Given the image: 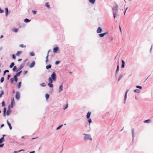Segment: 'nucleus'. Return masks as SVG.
<instances>
[{
  "label": "nucleus",
  "mask_w": 153,
  "mask_h": 153,
  "mask_svg": "<svg viewBox=\"0 0 153 153\" xmlns=\"http://www.w3.org/2000/svg\"><path fill=\"white\" fill-rule=\"evenodd\" d=\"M91 114V112L90 111H88L87 113L86 117L87 119H89Z\"/></svg>",
  "instance_id": "11"
},
{
  "label": "nucleus",
  "mask_w": 153,
  "mask_h": 153,
  "mask_svg": "<svg viewBox=\"0 0 153 153\" xmlns=\"http://www.w3.org/2000/svg\"><path fill=\"white\" fill-rule=\"evenodd\" d=\"M27 72V71H26L24 72V74H26Z\"/></svg>",
  "instance_id": "54"
},
{
  "label": "nucleus",
  "mask_w": 153,
  "mask_h": 153,
  "mask_svg": "<svg viewBox=\"0 0 153 153\" xmlns=\"http://www.w3.org/2000/svg\"><path fill=\"white\" fill-rule=\"evenodd\" d=\"M35 64V62L34 61L33 62L31 63V64L30 65V68H32L33 67Z\"/></svg>",
  "instance_id": "14"
},
{
  "label": "nucleus",
  "mask_w": 153,
  "mask_h": 153,
  "mask_svg": "<svg viewBox=\"0 0 153 153\" xmlns=\"http://www.w3.org/2000/svg\"><path fill=\"white\" fill-rule=\"evenodd\" d=\"M4 126V124H2V125H1V127H3Z\"/></svg>",
  "instance_id": "55"
},
{
  "label": "nucleus",
  "mask_w": 153,
  "mask_h": 153,
  "mask_svg": "<svg viewBox=\"0 0 153 153\" xmlns=\"http://www.w3.org/2000/svg\"><path fill=\"white\" fill-rule=\"evenodd\" d=\"M14 65V62H13L11 63L10 65V68H12Z\"/></svg>",
  "instance_id": "25"
},
{
  "label": "nucleus",
  "mask_w": 153,
  "mask_h": 153,
  "mask_svg": "<svg viewBox=\"0 0 153 153\" xmlns=\"http://www.w3.org/2000/svg\"><path fill=\"white\" fill-rule=\"evenodd\" d=\"M5 13H6V16H7L8 15V9L6 7L5 8Z\"/></svg>",
  "instance_id": "19"
},
{
  "label": "nucleus",
  "mask_w": 153,
  "mask_h": 153,
  "mask_svg": "<svg viewBox=\"0 0 153 153\" xmlns=\"http://www.w3.org/2000/svg\"><path fill=\"white\" fill-rule=\"evenodd\" d=\"M21 82H20L19 83V84H18V88H20L21 87Z\"/></svg>",
  "instance_id": "29"
},
{
  "label": "nucleus",
  "mask_w": 153,
  "mask_h": 153,
  "mask_svg": "<svg viewBox=\"0 0 153 153\" xmlns=\"http://www.w3.org/2000/svg\"><path fill=\"white\" fill-rule=\"evenodd\" d=\"M2 95H1V94H0V98H1V97H2Z\"/></svg>",
  "instance_id": "61"
},
{
  "label": "nucleus",
  "mask_w": 153,
  "mask_h": 153,
  "mask_svg": "<svg viewBox=\"0 0 153 153\" xmlns=\"http://www.w3.org/2000/svg\"><path fill=\"white\" fill-rule=\"evenodd\" d=\"M30 55L31 56H33L35 55V54L33 52H31L30 53Z\"/></svg>",
  "instance_id": "28"
},
{
  "label": "nucleus",
  "mask_w": 153,
  "mask_h": 153,
  "mask_svg": "<svg viewBox=\"0 0 153 153\" xmlns=\"http://www.w3.org/2000/svg\"><path fill=\"white\" fill-rule=\"evenodd\" d=\"M127 8L126 9V10H125V12H124V14H125V13H126V10H127Z\"/></svg>",
  "instance_id": "62"
},
{
  "label": "nucleus",
  "mask_w": 153,
  "mask_h": 153,
  "mask_svg": "<svg viewBox=\"0 0 153 153\" xmlns=\"http://www.w3.org/2000/svg\"><path fill=\"white\" fill-rule=\"evenodd\" d=\"M114 6H115L114 7H113L112 8V9L113 10V14L117 13L119 6L115 3H114Z\"/></svg>",
  "instance_id": "2"
},
{
  "label": "nucleus",
  "mask_w": 153,
  "mask_h": 153,
  "mask_svg": "<svg viewBox=\"0 0 153 153\" xmlns=\"http://www.w3.org/2000/svg\"><path fill=\"white\" fill-rule=\"evenodd\" d=\"M62 125H60V126H58V127L57 128H56V130H58L59 129H60L62 126Z\"/></svg>",
  "instance_id": "40"
},
{
  "label": "nucleus",
  "mask_w": 153,
  "mask_h": 153,
  "mask_svg": "<svg viewBox=\"0 0 153 153\" xmlns=\"http://www.w3.org/2000/svg\"><path fill=\"white\" fill-rule=\"evenodd\" d=\"M119 71V66L118 65L117 66V69L116 71V73H117V72H118Z\"/></svg>",
  "instance_id": "36"
},
{
  "label": "nucleus",
  "mask_w": 153,
  "mask_h": 153,
  "mask_svg": "<svg viewBox=\"0 0 153 153\" xmlns=\"http://www.w3.org/2000/svg\"><path fill=\"white\" fill-rule=\"evenodd\" d=\"M59 48L58 47L54 48L53 49V51L54 53H56L58 50Z\"/></svg>",
  "instance_id": "12"
},
{
  "label": "nucleus",
  "mask_w": 153,
  "mask_h": 153,
  "mask_svg": "<svg viewBox=\"0 0 153 153\" xmlns=\"http://www.w3.org/2000/svg\"><path fill=\"white\" fill-rule=\"evenodd\" d=\"M151 122V120H147L144 121V122L146 123H149Z\"/></svg>",
  "instance_id": "20"
},
{
  "label": "nucleus",
  "mask_w": 153,
  "mask_h": 153,
  "mask_svg": "<svg viewBox=\"0 0 153 153\" xmlns=\"http://www.w3.org/2000/svg\"><path fill=\"white\" fill-rule=\"evenodd\" d=\"M85 135V136L84 137V139L85 140H86L88 139H90L91 140H92V138L91 137L90 135H88L86 134H84Z\"/></svg>",
  "instance_id": "3"
},
{
  "label": "nucleus",
  "mask_w": 153,
  "mask_h": 153,
  "mask_svg": "<svg viewBox=\"0 0 153 153\" xmlns=\"http://www.w3.org/2000/svg\"><path fill=\"white\" fill-rule=\"evenodd\" d=\"M49 51L48 52L47 55L46 57V59H48V58L49 56Z\"/></svg>",
  "instance_id": "42"
},
{
  "label": "nucleus",
  "mask_w": 153,
  "mask_h": 153,
  "mask_svg": "<svg viewBox=\"0 0 153 153\" xmlns=\"http://www.w3.org/2000/svg\"><path fill=\"white\" fill-rule=\"evenodd\" d=\"M119 28H120V32H121V28L120 26H119Z\"/></svg>",
  "instance_id": "59"
},
{
  "label": "nucleus",
  "mask_w": 153,
  "mask_h": 153,
  "mask_svg": "<svg viewBox=\"0 0 153 153\" xmlns=\"http://www.w3.org/2000/svg\"><path fill=\"white\" fill-rule=\"evenodd\" d=\"M132 133H133V129L132 130Z\"/></svg>",
  "instance_id": "63"
},
{
  "label": "nucleus",
  "mask_w": 153,
  "mask_h": 153,
  "mask_svg": "<svg viewBox=\"0 0 153 153\" xmlns=\"http://www.w3.org/2000/svg\"><path fill=\"white\" fill-rule=\"evenodd\" d=\"M11 112V110L10 109V106H9V108L7 110L6 114L7 116H8L10 113Z\"/></svg>",
  "instance_id": "6"
},
{
  "label": "nucleus",
  "mask_w": 153,
  "mask_h": 153,
  "mask_svg": "<svg viewBox=\"0 0 153 153\" xmlns=\"http://www.w3.org/2000/svg\"><path fill=\"white\" fill-rule=\"evenodd\" d=\"M7 124L9 126V128L11 130L12 129V127L11 126V124L10 123L8 122V120L7 121Z\"/></svg>",
  "instance_id": "10"
},
{
  "label": "nucleus",
  "mask_w": 153,
  "mask_h": 153,
  "mask_svg": "<svg viewBox=\"0 0 153 153\" xmlns=\"http://www.w3.org/2000/svg\"><path fill=\"white\" fill-rule=\"evenodd\" d=\"M88 122L89 123H90L92 122L91 119H89L88 120Z\"/></svg>",
  "instance_id": "50"
},
{
  "label": "nucleus",
  "mask_w": 153,
  "mask_h": 153,
  "mask_svg": "<svg viewBox=\"0 0 153 153\" xmlns=\"http://www.w3.org/2000/svg\"><path fill=\"white\" fill-rule=\"evenodd\" d=\"M63 89V86L62 85H61L59 88V92H61Z\"/></svg>",
  "instance_id": "13"
},
{
  "label": "nucleus",
  "mask_w": 153,
  "mask_h": 153,
  "mask_svg": "<svg viewBox=\"0 0 153 153\" xmlns=\"http://www.w3.org/2000/svg\"><path fill=\"white\" fill-rule=\"evenodd\" d=\"M30 153H35V152H34V151H32V152H30Z\"/></svg>",
  "instance_id": "58"
},
{
  "label": "nucleus",
  "mask_w": 153,
  "mask_h": 153,
  "mask_svg": "<svg viewBox=\"0 0 153 153\" xmlns=\"http://www.w3.org/2000/svg\"><path fill=\"white\" fill-rule=\"evenodd\" d=\"M14 79H15V81L16 82H17L18 80V78H17V77H16V76H14Z\"/></svg>",
  "instance_id": "32"
},
{
  "label": "nucleus",
  "mask_w": 153,
  "mask_h": 153,
  "mask_svg": "<svg viewBox=\"0 0 153 153\" xmlns=\"http://www.w3.org/2000/svg\"><path fill=\"white\" fill-rule=\"evenodd\" d=\"M40 85L42 87H44L46 86V85L45 84V83H42Z\"/></svg>",
  "instance_id": "38"
},
{
  "label": "nucleus",
  "mask_w": 153,
  "mask_h": 153,
  "mask_svg": "<svg viewBox=\"0 0 153 153\" xmlns=\"http://www.w3.org/2000/svg\"><path fill=\"white\" fill-rule=\"evenodd\" d=\"M12 57L14 59H15L16 58V56L14 54L12 55Z\"/></svg>",
  "instance_id": "49"
},
{
  "label": "nucleus",
  "mask_w": 153,
  "mask_h": 153,
  "mask_svg": "<svg viewBox=\"0 0 153 153\" xmlns=\"http://www.w3.org/2000/svg\"><path fill=\"white\" fill-rule=\"evenodd\" d=\"M2 106H3V107H4V106H5V104L4 101H3L2 102Z\"/></svg>",
  "instance_id": "33"
},
{
  "label": "nucleus",
  "mask_w": 153,
  "mask_h": 153,
  "mask_svg": "<svg viewBox=\"0 0 153 153\" xmlns=\"http://www.w3.org/2000/svg\"><path fill=\"white\" fill-rule=\"evenodd\" d=\"M16 66H15L13 68V70L14 71H15L16 70Z\"/></svg>",
  "instance_id": "47"
},
{
  "label": "nucleus",
  "mask_w": 153,
  "mask_h": 153,
  "mask_svg": "<svg viewBox=\"0 0 153 153\" xmlns=\"http://www.w3.org/2000/svg\"><path fill=\"white\" fill-rule=\"evenodd\" d=\"M89 1L91 3L93 4L95 3V0H89Z\"/></svg>",
  "instance_id": "21"
},
{
  "label": "nucleus",
  "mask_w": 153,
  "mask_h": 153,
  "mask_svg": "<svg viewBox=\"0 0 153 153\" xmlns=\"http://www.w3.org/2000/svg\"><path fill=\"white\" fill-rule=\"evenodd\" d=\"M117 13H114V14H113V15H114V18H115L116 17V14H117Z\"/></svg>",
  "instance_id": "51"
},
{
  "label": "nucleus",
  "mask_w": 153,
  "mask_h": 153,
  "mask_svg": "<svg viewBox=\"0 0 153 153\" xmlns=\"http://www.w3.org/2000/svg\"><path fill=\"white\" fill-rule=\"evenodd\" d=\"M24 65H25V64H22L20 65V66L19 67V69L20 70L22 68L24 67Z\"/></svg>",
  "instance_id": "18"
},
{
  "label": "nucleus",
  "mask_w": 153,
  "mask_h": 153,
  "mask_svg": "<svg viewBox=\"0 0 153 153\" xmlns=\"http://www.w3.org/2000/svg\"><path fill=\"white\" fill-rule=\"evenodd\" d=\"M45 5L46 7H47L48 8H50L49 5V3L48 2H46L45 3Z\"/></svg>",
  "instance_id": "31"
},
{
  "label": "nucleus",
  "mask_w": 153,
  "mask_h": 153,
  "mask_svg": "<svg viewBox=\"0 0 153 153\" xmlns=\"http://www.w3.org/2000/svg\"><path fill=\"white\" fill-rule=\"evenodd\" d=\"M20 93L19 92H16V98L18 100H19L20 99Z\"/></svg>",
  "instance_id": "5"
},
{
  "label": "nucleus",
  "mask_w": 153,
  "mask_h": 153,
  "mask_svg": "<svg viewBox=\"0 0 153 153\" xmlns=\"http://www.w3.org/2000/svg\"><path fill=\"white\" fill-rule=\"evenodd\" d=\"M108 33L107 32H106L102 33H100L99 34V36L100 37H103L105 35L107 34Z\"/></svg>",
  "instance_id": "9"
},
{
  "label": "nucleus",
  "mask_w": 153,
  "mask_h": 153,
  "mask_svg": "<svg viewBox=\"0 0 153 153\" xmlns=\"http://www.w3.org/2000/svg\"><path fill=\"white\" fill-rule=\"evenodd\" d=\"M102 29L100 27H99L97 28V33H101L102 32Z\"/></svg>",
  "instance_id": "8"
},
{
  "label": "nucleus",
  "mask_w": 153,
  "mask_h": 153,
  "mask_svg": "<svg viewBox=\"0 0 153 153\" xmlns=\"http://www.w3.org/2000/svg\"><path fill=\"white\" fill-rule=\"evenodd\" d=\"M22 53V51H18L16 53V55L17 56H19Z\"/></svg>",
  "instance_id": "16"
},
{
  "label": "nucleus",
  "mask_w": 153,
  "mask_h": 153,
  "mask_svg": "<svg viewBox=\"0 0 153 153\" xmlns=\"http://www.w3.org/2000/svg\"><path fill=\"white\" fill-rule=\"evenodd\" d=\"M45 97L47 99H48L49 97V95L48 94H46L45 95Z\"/></svg>",
  "instance_id": "30"
},
{
  "label": "nucleus",
  "mask_w": 153,
  "mask_h": 153,
  "mask_svg": "<svg viewBox=\"0 0 153 153\" xmlns=\"http://www.w3.org/2000/svg\"><path fill=\"white\" fill-rule=\"evenodd\" d=\"M59 62H60L59 61H56L55 62V64L56 65H57V64H59Z\"/></svg>",
  "instance_id": "46"
},
{
  "label": "nucleus",
  "mask_w": 153,
  "mask_h": 153,
  "mask_svg": "<svg viewBox=\"0 0 153 153\" xmlns=\"http://www.w3.org/2000/svg\"><path fill=\"white\" fill-rule=\"evenodd\" d=\"M136 87L137 88H139L140 89H141L142 88V87L141 86H136Z\"/></svg>",
  "instance_id": "44"
},
{
  "label": "nucleus",
  "mask_w": 153,
  "mask_h": 153,
  "mask_svg": "<svg viewBox=\"0 0 153 153\" xmlns=\"http://www.w3.org/2000/svg\"><path fill=\"white\" fill-rule=\"evenodd\" d=\"M134 92L135 93H139L140 92V91L139 89H135L134 90Z\"/></svg>",
  "instance_id": "23"
},
{
  "label": "nucleus",
  "mask_w": 153,
  "mask_h": 153,
  "mask_svg": "<svg viewBox=\"0 0 153 153\" xmlns=\"http://www.w3.org/2000/svg\"><path fill=\"white\" fill-rule=\"evenodd\" d=\"M122 65L121 66L122 68H123L125 66V62L123 60H122Z\"/></svg>",
  "instance_id": "15"
},
{
  "label": "nucleus",
  "mask_w": 153,
  "mask_h": 153,
  "mask_svg": "<svg viewBox=\"0 0 153 153\" xmlns=\"http://www.w3.org/2000/svg\"><path fill=\"white\" fill-rule=\"evenodd\" d=\"M24 150L23 149L20 150L19 151H14V152L15 153H16L18 152H20L21 151H24Z\"/></svg>",
  "instance_id": "43"
},
{
  "label": "nucleus",
  "mask_w": 153,
  "mask_h": 153,
  "mask_svg": "<svg viewBox=\"0 0 153 153\" xmlns=\"http://www.w3.org/2000/svg\"><path fill=\"white\" fill-rule=\"evenodd\" d=\"M19 46L21 48H25L26 47V46L25 45H24L23 44H21V45H19Z\"/></svg>",
  "instance_id": "34"
},
{
  "label": "nucleus",
  "mask_w": 153,
  "mask_h": 153,
  "mask_svg": "<svg viewBox=\"0 0 153 153\" xmlns=\"http://www.w3.org/2000/svg\"><path fill=\"white\" fill-rule=\"evenodd\" d=\"M22 72V71H21L17 73H16V75H15L14 76H16V77H17V76H19Z\"/></svg>",
  "instance_id": "17"
},
{
  "label": "nucleus",
  "mask_w": 153,
  "mask_h": 153,
  "mask_svg": "<svg viewBox=\"0 0 153 153\" xmlns=\"http://www.w3.org/2000/svg\"><path fill=\"white\" fill-rule=\"evenodd\" d=\"M10 77V75H8V76H7V79H8L9 77Z\"/></svg>",
  "instance_id": "53"
},
{
  "label": "nucleus",
  "mask_w": 153,
  "mask_h": 153,
  "mask_svg": "<svg viewBox=\"0 0 153 153\" xmlns=\"http://www.w3.org/2000/svg\"><path fill=\"white\" fill-rule=\"evenodd\" d=\"M4 80V77H2L1 79V82L2 83L3 82Z\"/></svg>",
  "instance_id": "35"
},
{
  "label": "nucleus",
  "mask_w": 153,
  "mask_h": 153,
  "mask_svg": "<svg viewBox=\"0 0 153 153\" xmlns=\"http://www.w3.org/2000/svg\"><path fill=\"white\" fill-rule=\"evenodd\" d=\"M6 111V108H4V116H5V113Z\"/></svg>",
  "instance_id": "22"
},
{
  "label": "nucleus",
  "mask_w": 153,
  "mask_h": 153,
  "mask_svg": "<svg viewBox=\"0 0 153 153\" xmlns=\"http://www.w3.org/2000/svg\"><path fill=\"white\" fill-rule=\"evenodd\" d=\"M3 37V35H1L0 36V39H1Z\"/></svg>",
  "instance_id": "56"
},
{
  "label": "nucleus",
  "mask_w": 153,
  "mask_h": 153,
  "mask_svg": "<svg viewBox=\"0 0 153 153\" xmlns=\"http://www.w3.org/2000/svg\"><path fill=\"white\" fill-rule=\"evenodd\" d=\"M32 12L33 13V14H34V15L37 12L36 11H34V10H32Z\"/></svg>",
  "instance_id": "48"
},
{
  "label": "nucleus",
  "mask_w": 153,
  "mask_h": 153,
  "mask_svg": "<svg viewBox=\"0 0 153 153\" xmlns=\"http://www.w3.org/2000/svg\"><path fill=\"white\" fill-rule=\"evenodd\" d=\"M48 61V59H46V62H47Z\"/></svg>",
  "instance_id": "60"
},
{
  "label": "nucleus",
  "mask_w": 153,
  "mask_h": 153,
  "mask_svg": "<svg viewBox=\"0 0 153 153\" xmlns=\"http://www.w3.org/2000/svg\"><path fill=\"white\" fill-rule=\"evenodd\" d=\"M68 107V104H67L65 106V107L63 108V109L65 110Z\"/></svg>",
  "instance_id": "41"
},
{
  "label": "nucleus",
  "mask_w": 153,
  "mask_h": 153,
  "mask_svg": "<svg viewBox=\"0 0 153 153\" xmlns=\"http://www.w3.org/2000/svg\"><path fill=\"white\" fill-rule=\"evenodd\" d=\"M128 92V90H127L126 92L125 93V100L126 99V98L127 94Z\"/></svg>",
  "instance_id": "37"
},
{
  "label": "nucleus",
  "mask_w": 153,
  "mask_h": 153,
  "mask_svg": "<svg viewBox=\"0 0 153 153\" xmlns=\"http://www.w3.org/2000/svg\"><path fill=\"white\" fill-rule=\"evenodd\" d=\"M22 60V59H19L18 60V61L19 62H20V61Z\"/></svg>",
  "instance_id": "57"
},
{
  "label": "nucleus",
  "mask_w": 153,
  "mask_h": 153,
  "mask_svg": "<svg viewBox=\"0 0 153 153\" xmlns=\"http://www.w3.org/2000/svg\"><path fill=\"white\" fill-rule=\"evenodd\" d=\"M10 81L11 83H13L14 80V79L13 78H12L10 79Z\"/></svg>",
  "instance_id": "39"
},
{
  "label": "nucleus",
  "mask_w": 153,
  "mask_h": 153,
  "mask_svg": "<svg viewBox=\"0 0 153 153\" xmlns=\"http://www.w3.org/2000/svg\"><path fill=\"white\" fill-rule=\"evenodd\" d=\"M51 65H48L46 66V68L47 69H48L49 68H51Z\"/></svg>",
  "instance_id": "27"
},
{
  "label": "nucleus",
  "mask_w": 153,
  "mask_h": 153,
  "mask_svg": "<svg viewBox=\"0 0 153 153\" xmlns=\"http://www.w3.org/2000/svg\"><path fill=\"white\" fill-rule=\"evenodd\" d=\"M4 136H5V135H3V137H4Z\"/></svg>",
  "instance_id": "64"
},
{
  "label": "nucleus",
  "mask_w": 153,
  "mask_h": 153,
  "mask_svg": "<svg viewBox=\"0 0 153 153\" xmlns=\"http://www.w3.org/2000/svg\"><path fill=\"white\" fill-rule=\"evenodd\" d=\"M15 104V102H14V98H13V99L11 100V108H12L13 107V106Z\"/></svg>",
  "instance_id": "7"
},
{
  "label": "nucleus",
  "mask_w": 153,
  "mask_h": 153,
  "mask_svg": "<svg viewBox=\"0 0 153 153\" xmlns=\"http://www.w3.org/2000/svg\"><path fill=\"white\" fill-rule=\"evenodd\" d=\"M9 72V71L8 70H6L5 71H4V75L6 73V72Z\"/></svg>",
  "instance_id": "45"
},
{
  "label": "nucleus",
  "mask_w": 153,
  "mask_h": 153,
  "mask_svg": "<svg viewBox=\"0 0 153 153\" xmlns=\"http://www.w3.org/2000/svg\"><path fill=\"white\" fill-rule=\"evenodd\" d=\"M30 20H29L28 19H25L24 20V21L25 22L27 23V22H29L30 21Z\"/></svg>",
  "instance_id": "24"
},
{
  "label": "nucleus",
  "mask_w": 153,
  "mask_h": 153,
  "mask_svg": "<svg viewBox=\"0 0 153 153\" xmlns=\"http://www.w3.org/2000/svg\"><path fill=\"white\" fill-rule=\"evenodd\" d=\"M1 95H2L3 94H4V92L3 91L1 90Z\"/></svg>",
  "instance_id": "52"
},
{
  "label": "nucleus",
  "mask_w": 153,
  "mask_h": 153,
  "mask_svg": "<svg viewBox=\"0 0 153 153\" xmlns=\"http://www.w3.org/2000/svg\"><path fill=\"white\" fill-rule=\"evenodd\" d=\"M56 80V74L54 72L51 75V77H49L48 81L49 83L48 84V85L51 88L53 87V85L51 83L53 82V80L55 81Z\"/></svg>",
  "instance_id": "1"
},
{
  "label": "nucleus",
  "mask_w": 153,
  "mask_h": 153,
  "mask_svg": "<svg viewBox=\"0 0 153 153\" xmlns=\"http://www.w3.org/2000/svg\"><path fill=\"white\" fill-rule=\"evenodd\" d=\"M4 141V138L3 137H2L1 138H0V143H2ZM4 146V144H0V147H2Z\"/></svg>",
  "instance_id": "4"
},
{
  "label": "nucleus",
  "mask_w": 153,
  "mask_h": 153,
  "mask_svg": "<svg viewBox=\"0 0 153 153\" xmlns=\"http://www.w3.org/2000/svg\"><path fill=\"white\" fill-rule=\"evenodd\" d=\"M13 30L16 33L18 31V29L17 28H15Z\"/></svg>",
  "instance_id": "26"
}]
</instances>
